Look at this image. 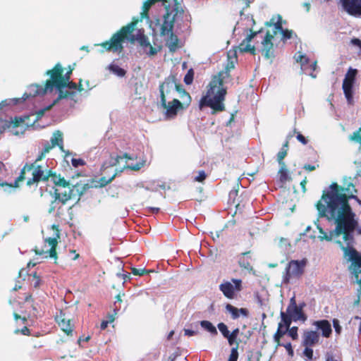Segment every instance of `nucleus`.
Instances as JSON below:
<instances>
[{
    "label": "nucleus",
    "instance_id": "412c9836",
    "mask_svg": "<svg viewBox=\"0 0 361 361\" xmlns=\"http://www.w3.org/2000/svg\"><path fill=\"white\" fill-rule=\"evenodd\" d=\"M48 92V90H45V85L42 87L37 84L31 85L28 87L27 92L24 94L23 99H26L30 97L44 95Z\"/></svg>",
    "mask_w": 361,
    "mask_h": 361
},
{
    "label": "nucleus",
    "instance_id": "2eb2a0df",
    "mask_svg": "<svg viewBox=\"0 0 361 361\" xmlns=\"http://www.w3.org/2000/svg\"><path fill=\"white\" fill-rule=\"evenodd\" d=\"M342 9L348 15L361 16V0H340Z\"/></svg>",
    "mask_w": 361,
    "mask_h": 361
},
{
    "label": "nucleus",
    "instance_id": "a878e982",
    "mask_svg": "<svg viewBox=\"0 0 361 361\" xmlns=\"http://www.w3.org/2000/svg\"><path fill=\"white\" fill-rule=\"evenodd\" d=\"M165 1L166 0H147L143 3L142 6V11L141 12V18H146L147 16V12L150 7L157 1H162L163 6L165 7ZM167 1H170L169 0H166Z\"/></svg>",
    "mask_w": 361,
    "mask_h": 361
},
{
    "label": "nucleus",
    "instance_id": "8fccbe9b",
    "mask_svg": "<svg viewBox=\"0 0 361 361\" xmlns=\"http://www.w3.org/2000/svg\"><path fill=\"white\" fill-rule=\"evenodd\" d=\"M333 326L335 329V331L336 332V334H340L341 332L342 328L339 324V321L337 319H334Z\"/></svg>",
    "mask_w": 361,
    "mask_h": 361
},
{
    "label": "nucleus",
    "instance_id": "7c9ffc66",
    "mask_svg": "<svg viewBox=\"0 0 361 361\" xmlns=\"http://www.w3.org/2000/svg\"><path fill=\"white\" fill-rule=\"evenodd\" d=\"M200 325L204 329L209 331L212 335H216L218 334L216 328L209 321H201Z\"/></svg>",
    "mask_w": 361,
    "mask_h": 361
},
{
    "label": "nucleus",
    "instance_id": "9d476101",
    "mask_svg": "<svg viewBox=\"0 0 361 361\" xmlns=\"http://www.w3.org/2000/svg\"><path fill=\"white\" fill-rule=\"evenodd\" d=\"M71 185H71L67 186L64 191H60L59 189L54 190V197L61 202L62 204H66L68 200L75 197L80 198L87 188V185H80L79 183L71 184Z\"/></svg>",
    "mask_w": 361,
    "mask_h": 361
},
{
    "label": "nucleus",
    "instance_id": "de8ad7c7",
    "mask_svg": "<svg viewBox=\"0 0 361 361\" xmlns=\"http://www.w3.org/2000/svg\"><path fill=\"white\" fill-rule=\"evenodd\" d=\"M49 151H50V148L49 147H44L42 152L38 156V157L37 158V159L35 160V162L34 164H35V165H37V163L38 161H41L45 157L46 154L49 152Z\"/></svg>",
    "mask_w": 361,
    "mask_h": 361
},
{
    "label": "nucleus",
    "instance_id": "e2e57ef3",
    "mask_svg": "<svg viewBox=\"0 0 361 361\" xmlns=\"http://www.w3.org/2000/svg\"><path fill=\"white\" fill-rule=\"evenodd\" d=\"M297 139H298V141L302 142L303 145H305L307 142L306 138L302 135H301L300 133L298 134Z\"/></svg>",
    "mask_w": 361,
    "mask_h": 361
},
{
    "label": "nucleus",
    "instance_id": "69168bd1",
    "mask_svg": "<svg viewBox=\"0 0 361 361\" xmlns=\"http://www.w3.org/2000/svg\"><path fill=\"white\" fill-rule=\"evenodd\" d=\"M351 43L355 46L359 47L361 49V40L357 38H354L351 40Z\"/></svg>",
    "mask_w": 361,
    "mask_h": 361
},
{
    "label": "nucleus",
    "instance_id": "473e14b6",
    "mask_svg": "<svg viewBox=\"0 0 361 361\" xmlns=\"http://www.w3.org/2000/svg\"><path fill=\"white\" fill-rule=\"evenodd\" d=\"M31 169H32V166H28V164H26V165L24 166L23 169L21 170L20 176H18V178L15 181V185H14L15 188L18 187V182L19 181H23L25 179V171H31ZM6 185L7 186H8V188L10 189H12L13 188V186L12 185H9V184H6Z\"/></svg>",
    "mask_w": 361,
    "mask_h": 361
},
{
    "label": "nucleus",
    "instance_id": "9b49d317",
    "mask_svg": "<svg viewBox=\"0 0 361 361\" xmlns=\"http://www.w3.org/2000/svg\"><path fill=\"white\" fill-rule=\"evenodd\" d=\"M305 264L303 261L292 260L286 268L283 283L288 284L298 279L302 274Z\"/></svg>",
    "mask_w": 361,
    "mask_h": 361
},
{
    "label": "nucleus",
    "instance_id": "ea45409f",
    "mask_svg": "<svg viewBox=\"0 0 361 361\" xmlns=\"http://www.w3.org/2000/svg\"><path fill=\"white\" fill-rule=\"evenodd\" d=\"M217 327L223 336L228 341L230 331H228L227 326L224 323L221 322L218 324Z\"/></svg>",
    "mask_w": 361,
    "mask_h": 361
},
{
    "label": "nucleus",
    "instance_id": "f257e3e1",
    "mask_svg": "<svg viewBox=\"0 0 361 361\" xmlns=\"http://www.w3.org/2000/svg\"><path fill=\"white\" fill-rule=\"evenodd\" d=\"M334 191L336 192L333 188L330 192L323 193L321 199L316 204V208L319 217H326L329 221H334L335 229L329 233L326 232L318 224L319 220L317 219L314 221V224L319 233L317 235L311 234L310 238L312 239L318 238L321 241H331L333 238L342 235L343 242L339 240H336V242L343 251V257H345V250L347 247L350 250H355L353 247L354 221L343 197L337 195Z\"/></svg>",
    "mask_w": 361,
    "mask_h": 361
},
{
    "label": "nucleus",
    "instance_id": "5fc2aeb1",
    "mask_svg": "<svg viewBox=\"0 0 361 361\" xmlns=\"http://www.w3.org/2000/svg\"><path fill=\"white\" fill-rule=\"evenodd\" d=\"M145 52L149 56H154L157 53V49L150 44L148 48L145 49Z\"/></svg>",
    "mask_w": 361,
    "mask_h": 361
},
{
    "label": "nucleus",
    "instance_id": "ddd939ff",
    "mask_svg": "<svg viewBox=\"0 0 361 361\" xmlns=\"http://www.w3.org/2000/svg\"><path fill=\"white\" fill-rule=\"evenodd\" d=\"M357 74V70L349 68L347 73L345 75V78L343 82V90L345 97L348 102L351 104L353 102V86L354 84L355 75Z\"/></svg>",
    "mask_w": 361,
    "mask_h": 361
},
{
    "label": "nucleus",
    "instance_id": "f03ea898",
    "mask_svg": "<svg viewBox=\"0 0 361 361\" xmlns=\"http://www.w3.org/2000/svg\"><path fill=\"white\" fill-rule=\"evenodd\" d=\"M160 104L164 109L165 116L173 118L178 111L183 109V104L175 97L176 94L182 99L185 97L187 105L191 101L190 94L182 88L174 75H169L159 85Z\"/></svg>",
    "mask_w": 361,
    "mask_h": 361
},
{
    "label": "nucleus",
    "instance_id": "09e8293b",
    "mask_svg": "<svg viewBox=\"0 0 361 361\" xmlns=\"http://www.w3.org/2000/svg\"><path fill=\"white\" fill-rule=\"evenodd\" d=\"M303 354L308 359H312L313 357V350L311 348V347H305L303 351Z\"/></svg>",
    "mask_w": 361,
    "mask_h": 361
},
{
    "label": "nucleus",
    "instance_id": "0e129e2a",
    "mask_svg": "<svg viewBox=\"0 0 361 361\" xmlns=\"http://www.w3.org/2000/svg\"><path fill=\"white\" fill-rule=\"evenodd\" d=\"M184 332H185V335L188 336H192L197 334V331L190 330V329H184Z\"/></svg>",
    "mask_w": 361,
    "mask_h": 361
},
{
    "label": "nucleus",
    "instance_id": "6e6d98bb",
    "mask_svg": "<svg viewBox=\"0 0 361 361\" xmlns=\"http://www.w3.org/2000/svg\"><path fill=\"white\" fill-rule=\"evenodd\" d=\"M283 346L286 348V351L288 352V355L291 357L293 356V350L292 348V345L290 343H287L286 344H283Z\"/></svg>",
    "mask_w": 361,
    "mask_h": 361
},
{
    "label": "nucleus",
    "instance_id": "37998d69",
    "mask_svg": "<svg viewBox=\"0 0 361 361\" xmlns=\"http://www.w3.org/2000/svg\"><path fill=\"white\" fill-rule=\"evenodd\" d=\"M283 326V324L281 323L279 324L278 330L274 336V340H280V338L286 333V331L282 330Z\"/></svg>",
    "mask_w": 361,
    "mask_h": 361
},
{
    "label": "nucleus",
    "instance_id": "bf43d9fd",
    "mask_svg": "<svg viewBox=\"0 0 361 361\" xmlns=\"http://www.w3.org/2000/svg\"><path fill=\"white\" fill-rule=\"evenodd\" d=\"M64 87H68L71 90H75L77 88V85L75 82H71L70 79L66 82Z\"/></svg>",
    "mask_w": 361,
    "mask_h": 361
},
{
    "label": "nucleus",
    "instance_id": "c756f323",
    "mask_svg": "<svg viewBox=\"0 0 361 361\" xmlns=\"http://www.w3.org/2000/svg\"><path fill=\"white\" fill-rule=\"evenodd\" d=\"M239 333L240 329L238 328L235 329L231 333H230L228 338V344L230 345H239L240 341L238 340Z\"/></svg>",
    "mask_w": 361,
    "mask_h": 361
},
{
    "label": "nucleus",
    "instance_id": "c03bdc74",
    "mask_svg": "<svg viewBox=\"0 0 361 361\" xmlns=\"http://www.w3.org/2000/svg\"><path fill=\"white\" fill-rule=\"evenodd\" d=\"M193 75L194 73L192 69H190L184 77V82H185V84L190 85L192 82Z\"/></svg>",
    "mask_w": 361,
    "mask_h": 361
},
{
    "label": "nucleus",
    "instance_id": "f8f14e48",
    "mask_svg": "<svg viewBox=\"0 0 361 361\" xmlns=\"http://www.w3.org/2000/svg\"><path fill=\"white\" fill-rule=\"evenodd\" d=\"M219 289L226 298L233 299L236 293L242 290V280L232 279L231 281H224L219 285Z\"/></svg>",
    "mask_w": 361,
    "mask_h": 361
},
{
    "label": "nucleus",
    "instance_id": "603ef678",
    "mask_svg": "<svg viewBox=\"0 0 361 361\" xmlns=\"http://www.w3.org/2000/svg\"><path fill=\"white\" fill-rule=\"evenodd\" d=\"M72 165L74 167H78L79 166H82L85 164V161L81 159H72L71 160Z\"/></svg>",
    "mask_w": 361,
    "mask_h": 361
},
{
    "label": "nucleus",
    "instance_id": "6e6552de",
    "mask_svg": "<svg viewBox=\"0 0 361 361\" xmlns=\"http://www.w3.org/2000/svg\"><path fill=\"white\" fill-rule=\"evenodd\" d=\"M281 17L280 16H277L276 17H273L269 21L266 22L265 23L267 26H274L272 33L268 31L266 34L264 40L262 41V51L264 57L267 59H269L274 56L273 43L271 41L274 36L281 29Z\"/></svg>",
    "mask_w": 361,
    "mask_h": 361
},
{
    "label": "nucleus",
    "instance_id": "b1692460",
    "mask_svg": "<svg viewBox=\"0 0 361 361\" xmlns=\"http://www.w3.org/2000/svg\"><path fill=\"white\" fill-rule=\"evenodd\" d=\"M168 35L169 37L166 39V44L171 52H175L178 48V38L173 32Z\"/></svg>",
    "mask_w": 361,
    "mask_h": 361
},
{
    "label": "nucleus",
    "instance_id": "4468645a",
    "mask_svg": "<svg viewBox=\"0 0 361 361\" xmlns=\"http://www.w3.org/2000/svg\"><path fill=\"white\" fill-rule=\"evenodd\" d=\"M28 166H32L31 171H32V178H30L27 181V185H31L34 183L41 180H47L49 176H51V171L45 169L42 165H35V164H32L28 165Z\"/></svg>",
    "mask_w": 361,
    "mask_h": 361
},
{
    "label": "nucleus",
    "instance_id": "39448f33",
    "mask_svg": "<svg viewBox=\"0 0 361 361\" xmlns=\"http://www.w3.org/2000/svg\"><path fill=\"white\" fill-rule=\"evenodd\" d=\"M137 20L132 22L123 26L119 31L113 35L109 41L102 43L100 45L107 51L121 52L123 50V42L128 39V35L133 33Z\"/></svg>",
    "mask_w": 361,
    "mask_h": 361
},
{
    "label": "nucleus",
    "instance_id": "a211bd4d",
    "mask_svg": "<svg viewBox=\"0 0 361 361\" xmlns=\"http://www.w3.org/2000/svg\"><path fill=\"white\" fill-rule=\"evenodd\" d=\"M51 144L47 143L44 147H49L50 150L56 146H59L61 151L65 152V156L67 157L69 154L68 152H66L63 146V133L60 130H56L54 132L51 138Z\"/></svg>",
    "mask_w": 361,
    "mask_h": 361
},
{
    "label": "nucleus",
    "instance_id": "864d4df0",
    "mask_svg": "<svg viewBox=\"0 0 361 361\" xmlns=\"http://www.w3.org/2000/svg\"><path fill=\"white\" fill-rule=\"evenodd\" d=\"M206 178V174L204 171H200L198 176L195 178V180L198 182H202Z\"/></svg>",
    "mask_w": 361,
    "mask_h": 361
},
{
    "label": "nucleus",
    "instance_id": "e433bc0d",
    "mask_svg": "<svg viewBox=\"0 0 361 361\" xmlns=\"http://www.w3.org/2000/svg\"><path fill=\"white\" fill-rule=\"evenodd\" d=\"M247 254H248V252H245L242 254V256L239 258L238 263L240 267L249 270L252 269V267L250 264V262L245 258V255Z\"/></svg>",
    "mask_w": 361,
    "mask_h": 361
},
{
    "label": "nucleus",
    "instance_id": "4c0bfd02",
    "mask_svg": "<svg viewBox=\"0 0 361 361\" xmlns=\"http://www.w3.org/2000/svg\"><path fill=\"white\" fill-rule=\"evenodd\" d=\"M109 70L114 74L119 77H123L126 74V71L123 68H120L118 66L116 65H111L109 66Z\"/></svg>",
    "mask_w": 361,
    "mask_h": 361
},
{
    "label": "nucleus",
    "instance_id": "cd10ccee",
    "mask_svg": "<svg viewBox=\"0 0 361 361\" xmlns=\"http://www.w3.org/2000/svg\"><path fill=\"white\" fill-rule=\"evenodd\" d=\"M30 119V116H25L23 118H16L13 121V126L14 128H21L25 130V127L31 126L32 124L30 123L28 120Z\"/></svg>",
    "mask_w": 361,
    "mask_h": 361
},
{
    "label": "nucleus",
    "instance_id": "72a5a7b5",
    "mask_svg": "<svg viewBox=\"0 0 361 361\" xmlns=\"http://www.w3.org/2000/svg\"><path fill=\"white\" fill-rule=\"evenodd\" d=\"M59 326L61 329L67 334L70 335L72 333V326L71 324V320L66 319H62L61 322H59Z\"/></svg>",
    "mask_w": 361,
    "mask_h": 361
},
{
    "label": "nucleus",
    "instance_id": "2f4dec72",
    "mask_svg": "<svg viewBox=\"0 0 361 361\" xmlns=\"http://www.w3.org/2000/svg\"><path fill=\"white\" fill-rule=\"evenodd\" d=\"M279 165H280V169L279 171V174L280 180L281 182H286L289 178L288 171L287 169V167H286V165L285 163H281V164H279Z\"/></svg>",
    "mask_w": 361,
    "mask_h": 361
},
{
    "label": "nucleus",
    "instance_id": "3c124183",
    "mask_svg": "<svg viewBox=\"0 0 361 361\" xmlns=\"http://www.w3.org/2000/svg\"><path fill=\"white\" fill-rule=\"evenodd\" d=\"M32 277H33L32 280V286L35 288L39 287V285H40V282H41V280H40L39 277L38 276H37L36 274H34Z\"/></svg>",
    "mask_w": 361,
    "mask_h": 361
},
{
    "label": "nucleus",
    "instance_id": "1a4fd4ad",
    "mask_svg": "<svg viewBox=\"0 0 361 361\" xmlns=\"http://www.w3.org/2000/svg\"><path fill=\"white\" fill-rule=\"evenodd\" d=\"M333 188H334V190L336 191L334 192L336 194H337V195L343 197V199H345V203L349 207V211L351 214L352 219L354 221V229H355L356 227V225H357V221L354 219L355 214L353 213L351 208L348 203V200L352 198V199L356 200L357 202L360 204H361V200L357 198V197L354 195V193L357 192V190L355 189V185L352 183H348L347 184V187H341L337 183H333L330 185V186L329 187L328 189L324 190L323 191V193L330 192L333 190Z\"/></svg>",
    "mask_w": 361,
    "mask_h": 361
},
{
    "label": "nucleus",
    "instance_id": "13d9d810",
    "mask_svg": "<svg viewBox=\"0 0 361 361\" xmlns=\"http://www.w3.org/2000/svg\"><path fill=\"white\" fill-rule=\"evenodd\" d=\"M145 269L132 268V273L134 275L142 276L145 273Z\"/></svg>",
    "mask_w": 361,
    "mask_h": 361
},
{
    "label": "nucleus",
    "instance_id": "dca6fc26",
    "mask_svg": "<svg viewBox=\"0 0 361 361\" xmlns=\"http://www.w3.org/2000/svg\"><path fill=\"white\" fill-rule=\"evenodd\" d=\"M59 238V230L56 228V237L54 238H48L45 240V242H47L49 245L51 247L49 250H39L37 248L35 249V252L36 255H42L45 253H49V257L51 258H54L55 259H57V254L56 251V247L58 244L57 239Z\"/></svg>",
    "mask_w": 361,
    "mask_h": 361
},
{
    "label": "nucleus",
    "instance_id": "c9c22d12",
    "mask_svg": "<svg viewBox=\"0 0 361 361\" xmlns=\"http://www.w3.org/2000/svg\"><path fill=\"white\" fill-rule=\"evenodd\" d=\"M281 324H284L285 326V331H288L290 325V323H291V320L293 319L292 318L290 317L289 314L287 313H284V312H281Z\"/></svg>",
    "mask_w": 361,
    "mask_h": 361
},
{
    "label": "nucleus",
    "instance_id": "052dcab7",
    "mask_svg": "<svg viewBox=\"0 0 361 361\" xmlns=\"http://www.w3.org/2000/svg\"><path fill=\"white\" fill-rule=\"evenodd\" d=\"M19 332H20L21 334H23V335H28L29 333H30V330L27 327L25 326L23 327L22 329H16L15 330L14 333L15 334H18Z\"/></svg>",
    "mask_w": 361,
    "mask_h": 361
},
{
    "label": "nucleus",
    "instance_id": "20e7f679",
    "mask_svg": "<svg viewBox=\"0 0 361 361\" xmlns=\"http://www.w3.org/2000/svg\"><path fill=\"white\" fill-rule=\"evenodd\" d=\"M165 1L166 13L164 15V20L160 29V35L165 36L173 32L176 18L181 14L183 10L178 0Z\"/></svg>",
    "mask_w": 361,
    "mask_h": 361
},
{
    "label": "nucleus",
    "instance_id": "680f3d73",
    "mask_svg": "<svg viewBox=\"0 0 361 361\" xmlns=\"http://www.w3.org/2000/svg\"><path fill=\"white\" fill-rule=\"evenodd\" d=\"M57 200H56V197H54V200L53 201H51L49 208V210H48L49 214H51L52 212H54V210L56 209L55 203Z\"/></svg>",
    "mask_w": 361,
    "mask_h": 361
},
{
    "label": "nucleus",
    "instance_id": "79ce46f5",
    "mask_svg": "<svg viewBox=\"0 0 361 361\" xmlns=\"http://www.w3.org/2000/svg\"><path fill=\"white\" fill-rule=\"evenodd\" d=\"M238 347H239V345H237L232 348L228 361H237L238 357Z\"/></svg>",
    "mask_w": 361,
    "mask_h": 361
},
{
    "label": "nucleus",
    "instance_id": "58836bf2",
    "mask_svg": "<svg viewBox=\"0 0 361 361\" xmlns=\"http://www.w3.org/2000/svg\"><path fill=\"white\" fill-rule=\"evenodd\" d=\"M281 32L282 35V40L286 41L287 39H292L293 36L295 35L294 32L292 30H283L282 27L279 31V32Z\"/></svg>",
    "mask_w": 361,
    "mask_h": 361
},
{
    "label": "nucleus",
    "instance_id": "a19ab883",
    "mask_svg": "<svg viewBox=\"0 0 361 361\" xmlns=\"http://www.w3.org/2000/svg\"><path fill=\"white\" fill-rule=\"evenodd\" d=\"M143 165L144 164L142 162L137 163L135 164H128L126 162V164L123 165V169L120 171V172H122L125 169H129L133 171H138L143 166Z\"/></svg>",
    "mask_w": 361,
    "mask_h": 361
},
{
    "label": "nucleus",
    "instance_id": "c85d7f7f",
    "mask_svg": "<svg viewBox=\"0 0 361 361\" xmlns=\"http://www.w3.org/2000/svg\"><path fill=\"white\" fill-rule=\"evenodd\" d=\"M295 59L298 63H300L302 71H305L307 69V65L309 63V59L306 55L301 52H298L295 55Z\"/></svg>",
    "mask_w": 361,
    "mask_h": 361
},
{
    "label": "nucleus",
    "instance_id": "393cba45",
    "mask_svg": "<svg viewBox=\"0 0 361 361\" xmlns=\"http://www.w3.org/2000/svg\"><path fill=\"white\" fill-rule=\"evenodd\" d=\"M51 178L52 182L57 186H61L66 188L67 186L71 185L69 181H67L63 177L60 175H56L51 172V176H49Z\"/></svg>",
    "mask_w": 361,
    "mask_h": 361
},
{
    "label": "nucleus",
    "instance_id": "6ab92c4d",
    "mask_svg": "<svg viewBox=\"0 0 361 361\" xmlns=\"http://www.w3.org/2000/svg\"><path fill=\"white\" fill-rule=\"evenodd\" d=\"M319 335L314 331H305L302 335V345L305 347H312L319 342Z\"/></svg>",
    "mask_w": 361,
    "mask_h": 361
},
{
    "label": "nucleus",
    "instance_id": "49530a36",
    "mask_svg": "<svg viewBox=\"0 0 361 361\" xmlns=\"http://www.w3.org/2000/svg\"><path fill=\"white\" fill-rule=\"evenodd\" d=\"M288 335L293 339L296 340L298 339V328L295 326H293L290 329L288 328Z\"/></svg>",
    "mask_w": 361,
    "mask_h": 361
},
{
    "label": "nucleus",
    "instance_id": "f3484780",
    "mask_svg": "<svg viewBox=\"0 0 361 361\" xmlns=\"http://www.w3.org/2000/svg\"><path fill=\"white\" fill-rule=\"evenodd\" d=\"M287 313L294 321L305 322L306 320V317L302 312V307L296 305L294 298H292L290 300V304L287 308Z\"/></svg>",
    "mask_w": 361,
    "mask_h": 361
},
{
    "label": "nucleus",
    "instance_id": "338daca9",
    "mask_svg": "<svg viewBox=\"0 0 361 361\" xmlns=\"http://www.w3.org/2000/svg\"><path fill=\"white\" fill-rule=\"evenodd\" d=\"M304 169L307 171H312L316 169V166L310 164H306L304 166Z\"/></svg>",
    "mask_w": 361,
    "mask_h": 361
},
{
    "label": "nucleus",
    "instance_id": "f704fd0d",
    "mask_svg": "<svg viewBox=\"0 0 361 361\" xmlns=\"http://www.w3.org/2000/svg\"><path fill=\"white\" fill-rule=\"evenodd\" d=\"M288 142H286V143L283 145V146L282 149H281V151L278 153V154H277V161L279 162V164H281V163H285L283 161V159L287 155V148H288Z\"/></svg>",
    "mask_w": 361,
    "mask_h": 361
},
{
    "label": "nucleus",
    "instance_id": "5701e85b",
    "mask_svg": "<svg viewBox=\"0 0 361 361\" xmlns=\"http://www.w3.org/2000/svg\"><path fill=\"white\" fill-rule=\"evenodd\" d=\"M314 325L316 326L318 329H321L322 331V336L324 337L328 338L330 336L332 329L331 326V324L327 320H320L317 321L314 323Z\"/></svg>",
    "mask_w": 361,
    "mask_h": 361
},
{
    "label": "nucleus",
    "instance_id": "774afa93",
    "mask_svg": "<svg viewBox=\"0 0 361 361\" xmlns=\"http://www.w3.org/2000/svg\"><path fill=\"white\" fill-rule=\"evenodd\" d=\"M109 324V322H108V321H102L101 323V326H100L101 329H102V330L105 329L107 327Z\"/></svg>",
    "mask_w": 361,
    "mask_h": 361
},
{
    "label": "nucleus",
    "instance_id": "a18cd8bd",
    "mask_svg": "<svg viewBox=\"0 0 361 361\" xmlns=\"http://www.w3.org/2000/svg\"><path fill=\"white\" fill-rule=\"evenodd\" d=\"M140 44L146 49L148 48V47L151 44L149 39L145 36H142L139 39Z\"/></svg>",
    "mask_w": 361,
    "mask_h": 361
},
{
    "label": "nucleus",
    "instance_id": "aec40b11",
    "mask_svg": "<svg viewBox=\"0 0 361 361\" xmlns=\"http://www.w3.org/2000/svg\"><path fill=\"white\" fill-rule=\"evenodd\" d=\"M256 35L257 32H253L250 35H247L238 47V51L242 53L250 52L251 54H255V48L254 46H251L250 42Z\"/></svg>",
    "mask_w": 361,
    "mask_h": 361
},
{
    "label": "nucleus",
    "instance_id": "423d86ee",
    "mask_svg": "<svg viewBox=\"0 0 361 361\" xmlns=\"http://www.w3.org/2000/svg\"><path fill=\"white\" fill-rule=\"evenodd\" d=\"M71 71V70L63 75L62 66L59 63H56L51 70L46 72V75H49L50 79L45 82V90L51 92L54 87L56 88L64 87L66 82L70 79Z\"/></svg>",
    "mask_w": 361,
    "mask_h": 361
},
{
    "label": "nucleus",
    "instance_id": "4be33fe9",
    "mask_svg": "<svg viewBox=\"0 0 361 361\" xmlns=\"http://www.w3.org/2000/svg\"><path fill=\"white\" fill-rule=\"evenodd\" d=\"M226 310L227 312L231 314V317L233 319H236L240 317V314L243 315V317H248L249 315V311L246 308H237L234 306H233L231 304H227L226 305Z\"/></svg>",
    "mask_w": 361,
    "mask_h": 361
},
{
    "label": "nucleus",
    "instance_id": "7ed1b4c3",
    "mask_svg": "<svg viewBox=\"0 0 361 361\" xmlns=\"http://www.w3.org/2000/svg\"><path fill=\"white\" fill-rule=\"evenodd\" d=\"M234 68L233 63H228L226 71L220 72L215 75L209 82L207 94L202 97L200 102V109L209 106L212 109V114L225 110L224 101L226 94V89L224 87V81L226 77H228L230 70Z\"/></svg>",
    "mask_w": 361,
    "mask_h": 361
},
{
    "label": "nucleus",
    "instance_id": "bb28decb",
    "mask_svg": "<svg viewBox=\"0 0 361 361\" xmlns=\"http://www.w3.org/2000/svg\"><path fill=\"white\" fill-rule=\"evenodd\" d=\"M63 87L56 88L59 90V96L51 105L47 106V109H51L54 105H56L59 102V100L67 98L74 94L73 92H71L67 90H63Z\"/></svg>",
    "mask_w": 361,
    "mask_h": 361
},
{
    "label": "nucleus",
    "instance_id": "4d7b16f0",
    "mask_svg": "<svg viewBox=\"0 0 361 361\" xmlns=\"http://www.w3.org/2000/svg\"><path fill=\"white\" fill-rule=\"evenodd\" d=\"M123 159H133V158L130 157L128 154H124L123 156H118L116 159V163L115 164H120L121 161Z\"/></svg>",
    "mask_w": 361,
    "mask_h": 361
},
{
    "label": "nucleus",
    "instance_id": "0eeeda50",
    "mask_svg": "<svg viewBox=\"0 0 361 361\" xmlns=\"http://www.w3.org/2000/svg\"><path fill=\"white\" fill-rule=\"evenodd\" d=\"M345 259L350 263L348 270L359 284L357 296L361 295V253L349 247L345 250Z\"/></svg>",
    "mask_w": 361,
    "mask_h": 361
}]
</instances>
